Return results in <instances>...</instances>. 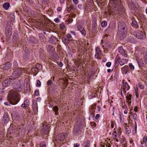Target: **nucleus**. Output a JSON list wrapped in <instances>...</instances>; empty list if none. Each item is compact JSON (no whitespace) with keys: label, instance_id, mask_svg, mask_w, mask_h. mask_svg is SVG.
Listing matches in <instances>:
<instances>
[{"label":"nucleus","instance_id":"f257e3e1","mask_svg":"<svg viewBox=\"0 0 147 147\" xmlns=\"http://www.w3.org/2000/svg\"><path fill=\"white\" fill-rule=\"evenodd\" d=\"M22 88L23 86L20 82H18L13 86V90L10 91L8 94L9 100L11 104L15 105L19 102L20 96L18 92L21 91Z\"/></svg>","mask_w":147,"mask_h":147},{"label":"nucleus","instance_id":"f03ea898","mask_svg":"<svg viewBox=\"0 0 147 147\" xmlns=\"http://www.w3.org/2000/svg\"><path fill=\"white\" fill-rule=\"evenodd\" d=\"M126 27V25L124 22L121 21L119 22L118 34L120 39H123L126 36L127 30Z\"/></svg>","mask_w":147,"mask_h":147},{"label":"nucleus","instance_id":"7ed1b4c3","mask_svg":"<svg viewBox=\"0 0 147 147\" xmlns=\"http://www.w3.org/2000/svg\"><path fill=\"white\" fill-rule=\"evenodd\" d=\"M113 10H111L109 11V14L110 15H112L113 16H115L116 15H121L124 13L125 10L123 9V5L119 6Z\"/></svg>","mask_w":147,"mask_h":147},{"label":"nucleus","instance_id":"20e7f679","mask_svg":"<svg viewBox=\"0 0 147 147\" xmlns=\"http://www.w3.org/2000/svg\"><path fill=\"white\" fill-rule=\"evenodd\" d=\"M22 69L20 68L16 69L12 74L13 76L15 78L19 77L21 75Z\"/></svg>","mask_w":147,"mask_h":147},{"label":"nucleus","instance_id":"39448f33","mask_svg":"<svg viewBox=\"0 0 147 147\" xmlns=\"http://www.w3.org/2000/svg\"><path fill=\"white\" fill-rule=\"evenodd\" d=\"M49 131L50 127L47 126V124H46L43 125L41 133L43 135H47L48 134Z\"/></svg>","mask_w":147,"mask_h":147},{"label":"nucleus","instance_id":"423d86ee","mask_svg":"<svg viewBox=\"0 0 147 147\" xmlns=\"http://www.w3.org/2000/svg\"><path fill=\"white\" fill-rule=\"evenodd\" d=\"M136 36L140 39H144L145 38L146 35L144 32L137 31L136 32Z\"/></svg>","mask_w":147,"mask_h":147},{"label":"nucleus","instance_id":"0eeeda50","mask_svg":"<svg viewBox=\"0 0 147 147\" xmlns=\"http://www.w3.org/2000/svg\"><path fill=\"white\" fill-rule=\"evenodd\" d=\"M13 82V80L10 78L7 79L3 82L2 85L3 86L6 87L11 84Z\"/></svg>","mask_w":147,"mask_h":147},{"label":"nucleus","instance_id":"6e6552de","mask_svg":"<svg viewBox=\"0 0 147 147\" xmlns=\"http://www.w3.org/2000/svg\"><path fill=\"white\" fill-rule=\"evenodd\" d=\"M105 49L107 50L108 51H111L113 49V45L109 42H106L105 45Z\"/></svg>","mask_w":147,"mask_h":147},{"label":"nucleus","instance_id":"1a4fd4ad","mask_svg":"<svg viewBox=\"0 0 147 147\" xmlns=\"http://www.w3.org/2000/svg\"><path fill=\"white\" fill-rule=\"evenodd\" d=\"M47 51L50 54L53 53L55 51V48L50 45H48L47 46Z\"/></svg>","mask_w":147,"mask_h":147},{"label":"nucleus","instance_id":"9d476101","mask_svg":"<svg viewBox=\"0 0 147 147\" xmlns=\"http://www.w3.org/2000/svg\"><path fill=\"white\" fill-rule=\"evenodd\" d=\"M40 66V64L38 63L37 64L35 67H33L32 69V72L34 74H36L39 71Z\"/></svg>","mask_w":147,"mask_h":147},{"label":"nucleus","instance_id":"9b49d317","mask_svg":"<svg viewBox=\"0 0 147 147\" xmlns=\"http://www.w3.org/2000/svg\"><path fill=\"white\" fill-rule=\"evenodd\" d=\"M9 115L7 113H4L3 117V123L6 124L9 121Z\"/></svg>","mask_w":147,"mask_h":147},{"label":"nucleus","instance_id":"f8f14e48","mask_svg":"<svg viewBox=\"0 0 147 147\" xmlns=\"http://www.w3.org/2000/svg\"><path fill=\"white\" fill-rule=\"evenodd\" d=\"M77 28L83 35L85 36L86 35V32L82 26L79 25L77 26Z\"/></svg>","mask_w":147,"mask_h":147},{"label":"nucleus","instance_id":"ddd939ff","mask_svg":"<svg viewBox=\"0 0 147 147\" xmlns=\"http://www.w3.org/2000/svg\"><path fill=\"white\" fill-rule=\"evenodd\" d=\"M33 109L34 114H37L38 113V106L37 103L36 102L33 103Z\"/></svg>","mask_w":147,"mask_h":147},{"label":"nucleus","instance_id":"4468645a","mask_svg":"<svg viewBox=\"0 0 147 147\" xmlns=\"http://www.w3.org/2000/svg\"><path fill=\"white\" fill-rule=\"evenodd\" d=\"M122 82L123 84V89L124 91L126 92L129 90V85L127 82L124 80H123Z\"/></svg>","mask_w":147,"mask_h":147},{"label":"nucleus","instance_id":"2eb2a0df","mask_svg":"<svg viewBox=\"0 0 147 147\" xmlns=\"http://www.w3.org/2000/svg\"><path fill=\"white\" fill-rule=\"evenodd\" d=\"M3 69L7 70L9 69L11 66V64L9 62H7L2 65Z\"/></svg>","mask_w":147,"mask_h":147},{"label":"nucleus","instance_id":"dca6fc26","mask_svg":"<svg viewBox=\"0 0 147 147\" xmlns=\"http://www.w3.org/2000/svg\"><path fill=\"white\" fill-rule=\"evenodd\" d=\"M96 105H92L90 107V112L93 117H94V113L95 112V110L96 109Z\"/></svg>","mask_w":147,"mask_h":147},{"label":"nucleus","instance_id":"f3484780","mask_svg":"<svg viewBox=\"0 0 147 147\" xmlns=\"http://www.w3.org/2000/svg\"><path fill=\"white\" fill-rule=\"evenodd\" d=\"M129 37V42L131 43H135L136 42V40L135 39L136 37L134 35L131 34Z\"/></svg>","mask_w":147,"mask_h":147},{"label":"nucleus","instance_id":"a211bd4d","mask_svg":"<svg viewBox=\"0 0 147 147\" xmlns=\"http://www.w3.org/2000/svg\"><path fill=\"white\" fill-rule=\"evenodd\" d=\"M30 103V101L29 100L26 99L25 100L24 102V103L22 105L21 107L24 108L25 109L26 107H27L29 105Z\"/></svg>","mask_w":147,"mask_h":147},{"label":"nucleus","instance_id":"6ab92c4d","mask_svg":"<svg viewBox=\"0 0 147 147\" xmlns=\"http://www.w3.org/2000/svg\"><path fill=\"white\" fill-rule=\"evenodd\" d=\"M113 0L114 1L115 4V6H114V7L116 8L119 6L122 5L121 4V0H115V1H114V0Z\"/></svg>","mask_w":147,"mask_h":147},{"label":"nucleus","instance_id":"aec40b11","mask_svg":"<svg viewBox=\"0 0 147 147\" xmlns=\"http://www.w3.org/2000/svg\"><path fill=\"white\" fill-rule=\"evenodd\" d=\"M53 110L55 112V115H58L59 113L58 111L59 110V108L57 106H55L53 108Z\"/></svg>","mask_w":147,"mask_h":147},{"label":"nucleus","instance_id":"412c9836","mask_svg":"<svg viewBox=\"0 0 147 147\" xmlns=\"http://www.w3.org/2000/svg\"><path fill=\"white\" fill-rule=\"evenodd\" d=\"M58 140H59L60 141H62L63 140L64 138V135L61 134H59L57 135V138Z\"/></svg>","mask_w":147,"mask_h":147},{"label":"nucleus","instance_id":"4be33fe9","mask_svg":"<svg viewBox=\"0 0 147 147\" xmlns=\"http://www.w3.org/2000/svg\"><path fill=\"white\" fill-rule=\"evenodd\" d=\"M119 52L121 53V54L123 55L125 57H127V54L125 52V51L123 50V49L120 48L119 49Z\"/></svg>","mask_w":147,"mask_h":147},{"label":"nucleus","instance_id":"5701e85b","mask_svg":"<svg viewBox=\"0 0 147 147\" xmlns=\"http://www.w3.org/2000/svg\"><path fill=\"white\" fill-rule=\"evenodd\" d=\"M134 1V0H131L130 3H129V7H131V9L133 10L136 7V6Z\"/></svg>","mask_w":147,"mask_h":147},{"label":"nucleus","instance_id":"b1692460","mask_svg":"<svg viewBox=\"0 0 147 147\" xmlns=\"http://www.w3.org/2000/svg\"><path fill=\"white\" fill-rule=\"evenodd\" d=\"M39 40L41 42H43L45 39V37L44 35L42 33H40L38 34Z\"/></svg>","mask_w":147,"mask_h":147},{"label":"nucleus","instance_id":"393cba45","mask_svg":"<svg viewBox=\"0 0 147 147\" xmlns=\"http://www.w3.org/2000/svg\"><path fill=\"white\" fill-rule=\"evenodd\" d=\"M122 70L125 73V74L127 73L128 71V66L126 65L122 68Z\"/></svg>","mask_w":147,"mask_h":147},{"label":"nucleus","instance_id":"a878e982","mask_svg":"<svg viewBox=\"0 0 147 147\" xmlns=\"http://www.w3.org/2000/svg\"><path fill=\"white\" fill-rule=\"evenodd\" d=\"M56 40V38L54 36H52L51 37L50 39H49V42H50V43H53Z\"/></svg>","mask_w":147,"mask_h":147},{"label":"nucleus","instance_id":"bb28decb","mask_svg":"<svg viewBox=\"0 0 147 147\" xmlns=\"http://www.w3.org/2000/svg\"><path fill=\"white\" fill-rule=\"evenodd\" d=\"M128 60L127 59H122L121 60L120 62V64L121 65H123L127 63L128 62Z\"/></svg>","mask_w":147,"mask_h":147},{"label":"nucleus","instance_id":"cd10ccee","mask_svg":"<svg viewBox=\"0 0 147 147\" xmlns=\"http://www.w3.org/2000/svg\"><path fill=\"white\" fill-rule=\"evenodd\" d=\"M10 6V4L8 3H5L3 5V7L6 10H7Z\"/></svg>","mask_w":147,"mask_h":147},{"label":"nucleus","instance_id":"c85d7f7f","mask_svg":"<svg viewBox=\"0 0 147 147\" xmlns=\"http://www.w3.org/2000/svg\"><path fill=\"white\" fill-rule=\"evenodd\" d=\"M62 41L66 45H67L70 42V40L68 38H63L62 39Z\"/></svg>","mask_w":147,"mask_h":147},{"label":"nucleus","instance_id":"c756f323","mask_svg":"<svg viewBox=\"0 0 147 147\" xmlns=\"http://www.w3.org/2000/svg\"><path fill=\"white\" fill-rule=\"evenodd\" d=\"M112 135L113 136V137H114V138H113V140H115L117 142H118L119 140H118V139L117 138V133L116 132V131H114L113 133H112Z\"/></svg>","mask_w":147,"mask_h":147},{"label":"nucleus","instance_id":"7c9ffc66","mask_svg":"<svg viewBox=\"0 0 147 147\" xmlns=\"http://www.w3.org/2000/svg\"><path fill=\"white\" fill-rule=\"evenodd\" d=\"M115 25L113 22H112L110 23L109 26L108 28H111L112 29H113L115 28Z\"/></svg>","mask_w":147,"mask_h":147},{"label":"nucleus","instance_id":"2f4dec72","mask_svg":"<svg viewBox=\"0 0 147 147\" xmlns=\"http://www.w3.org/2000/svg\"><path fill=\"white\" fill-rule=\"evenodd\" d=\"M74 6L72 5H70L67 6V11L70 12L71 9H74Z\"/></svg>","mask_w":147,"mask_h":147},{"label":"nucleus","instance_id":"473e14b6","mask_svg":"<svg viewBox=\"0 0 147 147\" xmlns=\"http://www.w3.org/2000/svg\"><path fill=\"white\" fill-rule=\"evenodd\" d=\"M122 145L123 147H127V142L125 140H123L122 141H121Z\"/></svg>","mask_w":147,"mask_h":147},{"label":"nucleus","instance_id":"72a5a7b5","mask_svg":"<svg viewBox=\"0 0 147 147\" xmlns=\"http://www.w3.org/2000/svg\"><path fill=\"white\" fill-rule=\"evenodd\" d=\"M131 24L132 26L135 28L137 27L138 26L135 20H134L132 21V22Z\"/></svg>","mask_w":147,"mask_h":147},{"label":"nucleus","instance_id":"f704fd0d","mask_svg":"<svg viewBox=\"0 0 147 147\" xmlns=\"http://www.w3.org/2000/svg\"><path fill=\"white\" fill-rule=\"evenodd\" d=\"M124 125L126 130V133L128 134H129V132H128L129 130H128V128L127 127H128V124L124 123Z\"/></svg>","mask_w":147,"mask_h":147},{"label":"nucleus","instance_id":"c9c22d12","mask_svg":"<svg viewBox=\"0 0 147 147\" xmlns=\"http://www.w3.org/2000/svg\"><path fill=\"white\" fill-rule=\"evenodd\" d=\"M40 146L39 147H46V146L45 142H42L40 143Z\"/></svg>","mask_w":147,"mask_h":147},{"label":"nucleus","instance_id":"e433bc0d","mask_svg":"<svg viewBox=\"0 0 147 147\" xmlns=\"http://www.w3.org/2000/svg\"><path fill=\"white\" fill-rule=\"evenodd\" d=\"M92 20L94 22V23L92 24V26H94V27L95 28L96 25V23H95V22H96V20L94 18H92Z\"/></svg>","mask_w":147,"mask_h":147},{"label":"nucleus","instance_id":"4c0bfd02","mask_svg":"<svg viewBox=\"0 0 147 147\" xmlns=\"http://www.w3.org/2000/svg\"><path fill=\"white\" fill-rule=\"evenodd\" d=\"M115 63H119L121 61V59L119 57H117L116 58Z\"/></svg>","mask_w":147,"mask_h":147},{"label":"nucleus","instance_id":"58836bf2","mask_svg":"<svg viewBox=\"0 0 147 147\" xmlns=\"http://www.w3.org/2000/svg\"><path fill=\"white\" fill-rule=\"evenodd\" d=\"M41 83L39 80H37L36 81V86L37 87H40V86Z\"/></svg>","mask_w":147,"mask_h":147},{"label":"nucleus","instance_id":"ea45409f","mask_svg":"<svg viewBox=\"0 0 147 147\" xmlns=\"http://www.w3.org/2000/svg\"><path fill=\"white\" fill-rule=\"evenodd\" d=\"M142 142H143V143H146L147 142V136L144 137L143 138V141Z\"/></svg>","mask_w":147,"mask_h":147},{"label":"nucleus","instance_id":"a19ab883","mask_svg":"<svg viewBox=\"0 0 147 147\" xmlns=\"http://www.w3.org/2000/svg\"><path fill=\"white\" fill-rule=\"evenodd\" d=\"M107 25V22L105 21L102 22L101 23V26L102 27H105Z\"/></svg>","mask_w":147,"mask_h":147},{"label":"nucleus","instance_id":"79ce46f5","mask_svg":"<svg viewBox=\"0 0 147 147\" xmlns=\"http://www.w3.org/2000/svg\"><path fill=\"white\" fill-rule=\"evenodd\" d=\"M59 26L62 29L64 30L65 29V26L63 23L60 24Z\"/></svg>","mask_w":147,"mask_h":147},{"label":"nucleus","instance_id":"37998d69","mask_svg":"<svg viewBox=\"0 0 147 147\" xmlns=\"http://www.w3.org/2000/svg\"><path fill=\"white\" fill-rule=\"evenodd\" d=\"M90 124L93 127H95L96 125V123L95 122H91L90 123Z\"/></svg>","mask_w":147,"mask_h":147},{"label":"nucleus","instance_id":"c03bdc74","mask_svg":"<svg viewBox=\"0 0 147 147\" xmlns=\"http://www.w3.org/2000/svg\"><path fill=\"white\" fill-rule=\"evenodd\" d=\"M96 51L97 53H100L101 50L98 47H97L96 49Z\"/></svg>","mask_w":147,"mask_h":147},{"label":"nucleus","instance_id":"a18cd8bd","mask_svg":"<svg viewBox=\"0 0 147 147\" xmlns=\"http://www.w3.org/2000/svg\"><path fill=\"white\" fill-rule=\"evenodd\" d=\"M100 53H96L95 55V57L97 59H99L100 58Z\"/></svg>","mask_w":147,"mask_h":147},{"label":"nucleus","instance_id":"49530a36","mask_svg":"<svg viewBox=\"0 0 147 147\" xmlns=\"http://www.w3.org/2000/svg\"><path fill=\"white\" fill-rule=\"evenodd\" d=\"M139 86L141 89H143L144 88V86L141 83H139L138 84Z\"/></svg>","mask_w":147,"mask_h":147},{"label":"nucleus","instance_id":"de8ad7c7","mask_svg":"<svg viewBox=\"0 0 147 147\" xmlns=\"http://www.w3.org/2000/svg\"><path fill=\"white\" fill-rule=\"evenodd\" d=\"M8 26L6 28V33L7 32L8 34H9V35H11V32L10 31L8 30H7V28Z\"/></svg>","mask_w":147,"mask_h":147},{"label":"nucleus","instance_id":"09e8293b","mask_svg":"<svg viewBox=\"0 0 147 147\" xmlns=\"http://www.w3.org/2000/svg\"><path fill=\"white\" fill-rule=\"evenodd\" d=\"M66 36L67 37V38L68 39L71 38L72 37L71 35L69 33L67 34L66 35Z\"/></svg>","mask_w":147,"mask_h":147},{"label":"nucleus","instance_id":"8fccbe9b","mask_svg":"<svg viewBox=\"0 0 147 147\" xmlns=\"http://www.w3.org/2000/svg\"><path fill=\"white\" fill-rule=\"evenodd\" d=\"M129 67L132 70L134 69V66L132 65L131 63H129Z\"/></svg>","mask_w":147,"mask_h":147},{"label":"nucleus","instance_id":"3c124183","mask_svg":"<svg viewBox=\"0 0 147 147\" xmlns=\"http://www.w3.org/2000/svg\"><path fill=\"white\" fill-rule=\"evenodd\" d=\"M141 144H142V147H146V143H143V142H141Z\"/></svg>","mask_w":147,"mask_h":147},{"label":"nucleus","instance_id":"603ef678","mask_svg":"<svg viewBox=\"0 0 147 147\" xmlns=\"http://www.w3.org/2000/svg\"><path fill=\"white\" fill-rule=\"evenodd\" d=\"M106 65L107 66V67H110V66H111V63L110 62H107L106 64Z\"/></svg>","mask_w":147,"mask_h":147},{"label":"nucleus","instance_id":"864d4df0","mask_svg":"<svg viewBox=\"0 0 147 147\" xmlns=\"http://www.w3.org/2000/svg\"><path fill=\"white\" fill-rule=\"evenodd\" d=\"M39 94V92L38 90H36L35 92L34 95L35 96H38Z\"/></svg>","mask_w":147,"mask_h":147},{"label":"nucleus","instance_id":"5fc2aeb1","mask_svg":"<svg viewBox=\"0 0 147 147\" xmlns=\"http://www.w3.org/2000/svg\"><path fill=\"white\" fill-rule=\"evenodd\" d=\"M52 84V81L51 80H49L47 82V84L48 85L50 86Z\"/></svg>","mask_w":147,"mask_h":147},{"label":"nucleus","instance_id":"6e6d98bb","mask_svg":"<svg viewBox=\"0 0 147 147\" xmlns=\"http://www.w3.org/2000/svg\"><path fill=\"white\" fill-rule=\"evenodd\" d=\"M54 21L58 23L59 22V19L58 18H56L55 19Z\"/></svg>","mask_w":147,"mask_h":147},{"label":"nucleus","instance_id":"4d7b16f0","mask_svg":"<svg viewBox=\"0 0 147 147\" xmlns=\"http://www.w3.org/2000/svg\"><path fill=\"white\" fill-rule=\"evenodd\" d=\"M133 141L132 140H130V141H129V142L131 144H132V145H131L130 146V147H131V146H134V143H133Z\"/></svg>","mask_w":147,"mask_h":147},{"label":"nucleus","instance_id":"13d9d810","mask_svg":"<svg viewBox=\"0 0 147 147\" xmlns=\"http://www.w3.org/2000/svg\"><path fill=\"white\" fill-rule=\"evenodd\" d=\"M58 65L61 67L63 65V63L61 62L58 63Z\"/></svg>","mask_w":147,"mask_h":147},{"label":"nucleus","instance_id":"bf43d9fd","mask_svg":"<svg viewBox=\"0 0 147 147\" xmlns=\"http://www.w3.org/2000/svg\"><path fill=\"white\" fill-rule=\"evenodd\" d=\"M114 124L113 122H111V127L112 129L114 128Z\"/></svg>","mask_w":147,"mask_h":147},{"label":"nucleus","instance_id":"052dcab7","mask_svg":"<svg viewBox=\"0 0 147 147\" xmlns=\"http://www.w3.org/2000/svg\"><path fill=\"white\" fill-rule=\"evenodd\" d=\"M128 94V93H127V96H126L127 100H126V102L127 103V105H129V102H128V101H129V96H128V95H127Z\"/></svg>","mask_w":147,"mask_h":147},{"label":"nucleus","instance_id":"680f3d73","mask_svg":"<svg viewBox=\"0 0 147 147\" xmlns=\"http://www.w3.org/2000/svg\"><path fill=\"white\" fill-rule=\"evenodd\" d=\"M100 117V116L99 114H97L96 115V117H95V118L96 119H97L98 118H99Z\"/></svg>","mask_w":147,"mask_h":147},{"label":"nucleus","instance_id":"e2e57ef3","mask_svg":"<svg viewBox=\"0 0 147 147\" xmlns=\"http://www.w3.org/2000/svg\"><path fill=\"white\" fill-rule=\"evenodd\" d=\"M73 1L75 4H78V0H73Z\"/></svg>","mask_w":147,"mask_h":147},{"label":"nucleus","instance_id":"0e129e2a","mask_svg":"<svg viewBox=\"0 0 147 147\" xmlns=\"http://www.w3.org/2000/svg\"><path fill=\"white\" fill-rule=\"evenodd\" d=\"M79 146L80 144L77 143L74 144V147H78Z\"/></svg>","mask_w":147,"mask_h":147},{"label":"nucleus","instance_id":"69168bd1","mask_svg":"<svg viewBox=\"0 0 147 147\" xmlns=\"http://www.w3.org/2000/svg\"><path fill=\"white\" fill-rule=\"evenodd\" d=\"M57 10L58 11H61V10H62V8H61L60 7H59L57 8Z\"/></svg>","mask_w":147,"mask_h":147},{"label":"nucleus","instance_id":"338daca9","mask_svg":"<svg viewBox=\"0 0 147 147\" xmlns=\"http://www.w3.org/2000/svg\"><path fill=\"white\" fill-rule=\"evenodd\" d=\"M97 110L99 111H100L101 107L100 106H97Z\"/></svg>","mask_w":147,"mask_h":147},{"label":"nucleus","instance_id":"774afa93","mask_svg":"<svg viewBox=\"0 0 147 147\" xmlns=\"http://www.w3.org/2000/svg\"><path fill=\"white\" fill-rule=\"evenodd\" d=\"M89 143H87L85 144V147H89Z\"/></svg>","mask_w":147,"mask_h":147}]
</instances>
